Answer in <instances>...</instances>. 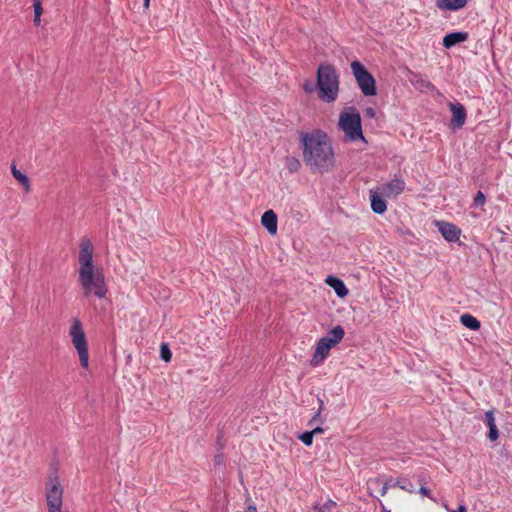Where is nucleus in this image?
<instances>
[{"mask_svg": "<svg viewBox=\"0 0 512 512\" xmlns=\"http://www.w3.org/2000/svg\"><path fill=\"white\" fill-rule=\"evenodd\" d=\"M303 161L312 173L331 171L336 163L334 150L326 132L317 129L301 133Z\"/></svg>", "mask_w": 512, "mask_h": 512, "instance_id": "nucleus-1", "label": "nucleus"}, {"mask_svg": "<svg viewBox=\"0 0 512 512\" xmlns=\"http://www.w3.org/2000/svg\"><path fill=\"white\" fill-rule=\"evenodd\" d=\"M78 261L79 282L83 289L84 296L94 294L103 298L107 294V286L102 268L95 267L93 261V245L88 237H83L80 242Z\"/></svg>", "mask_w": 512, "mask_h": 512, "instance_id": "nucleus-2", "label": "nucleus"}, {"mask_svg": "<svg viewBox=\"0 0 512 512\" xmlns=\"http://www.w3.org/2000/svg\"><path fill=\"white\" fill-rule=\"evenodd\" d=\"M317 91L320 100L332 103L339 91V75L330 63H321L316 71Z\"/></svg>", "mask_w": 512, "mask_h": 512, "instance_id": "nucleus-3", "label": "nucleus"}, {"mask_svg": "<svg viewBox=\"0 0 512 512\" xmlns=\"http://www.w3.org/2000/svg\"><path fill=\"white\" fill-rule=\"evenodd\" d=\"M338 126L344 132L346 141L361 140L367 143L362 131L361 115L355 107L345 108L340 113Z\"/></svg>", "mask_w": 512, "mask_h": 512, "instance_id": "nucleus-4", "label": "nucleus"}, {"mask_svg": "<svg viewBox=\"0 0 512 512\" xmlns=\"http://www.w3.org/2000/svg\"><path fill=\"white\" fill-rule=\"evenodd\" d=\"M45 496L48 512L62 511L63 487L60 482L57 468H54L48 476L45 486Z\"/></svg>", "mask_w": 512, "mask_h": 512, "instance_id": "nucleus-5", "label": "nucleus"}, {"mask_svg": "<svg viewBox=\"0 0 512 512\" xmlns=\"http://www.w3.org/2000/svg\"><path fill=\"white\" fill-rule=\"evenodd\" d=\"M352 74L358 84L359 89L366 97L377 95L376 80L368 69L358 60L350 64Z\"/></svg>", "mask_w": 512, "mask_h": 512, "instance_id": "nucleus-6", "label": "nucleus"}, {"mask_svg": "<svg viewBox=\"0 0 512 512\" xmlns=\"http://www.w3.org/2000/svg\"><path fill=\"white\" fill-rule=\"evenodd\" d=\"M70 336L72 343L78 352L80 364L83 368H88L89 353L88 344L82 323L78 318H74L70 327Z\"/></svg>", "mask_w": 512, "mask_h": 512, "instance_id": "nucleus-7", "label": "nucleus"}, {"mask_svg": "<svg viewBox=\"0 0 512 512\" xmlns=\"http://www.w3.org/2000/svg\"><path fill=\"white\" fill-rule=\"evenodd\" d=\"M449 109L452 113L449 124L450 129L453 131L461 129L467 118L466 108L459 102H451L449 103Z\"/></svg>", "mask_w": 512, "mask_h": 512, "instance_id": "nucleus-8", "label": "nucleus"}, {"mask_svg": "<svg viewBox=\"0 0 512 512\" xmlns=\"http://www.w3.org/2000/svg\"><path fill=\"white\" fill-rule=\"evenodd\" d=\"M435 224L438 231L447 242H456L459 240L461 229L457 225L446 221H436Z\"/></svg>", "mask_w": 512, "mask_h": 512, "instance_id": "nucleus-9", "label": "nucleus"}, {"mask_svg": "<svg viewBox=\"0 0 512 512\" xmlns=\"http://www.w3.org/2000/svg\"><path fill=\"white\" fill-rule=\"evenodd\" d=\"M336 346L327 337H322L316 345L312 363L318 364L323 361L329 354V351Z\"/></svg>", "mask_w": 512, "mask_h": 512, "instance_id": "nucleus-10", "label": "nucleus"}, {"mask_svg": "<svg viewBox=\"0 0 512 512\" xmlns=\"http://www.w3.org/2000/svg\"><path fill=\"white\" fill-rule=\"evenodd\" d=\"M469 34L465 31H455L447 33L442 40V45L446 49H450L457 44L467 41Z\"/></svg>", "mask_w": 512, "mask_h": 512, "instance_id": "nucleus-11", "label": "nucleus"}, {"mask_svg": "<svg viewBox=\"0 0 512 512\" xmlns=\"http://www.w3.org/2000/svg\"><path fill=\"white\" fill-rule=\"evenodd\" d=\"M261 223L270 235H275L277 233L278 217L273 210L270 209L263 213Z\"/></svg>", "mask_w": 512, "mask_h": 512, "instance_id": "nucleus-12", "label": "nucleus"}, {"mask_svg": "<svg viewBox=\"0 0 512 512\" xmlns=\"http://www.w3.org/2000/svg\"><path fill=\"white\" fill-rule=\"evenodd\" d=\"M370 202L371 209L376 214H384L387 210V202L382 197V195L378 192V190L370 191Z\"/></svg>", "mask_w": 512, "mask_h": 512, "instance_id": "nucleus-13", "label": "nucleus"}, {"mask_svg": "<svg viewBox=\"0 0 512 512\" xmlns=\"http://www.w3.org/2000/svg\"><path fill=\"white\" fill-rule=\"evenodd\" d=\"M325 283L330 286L331 288H333V290L335 291L336 295L339 297V298H344L348 295L349 293V290L348 288L346 287L345 283L343 282L342 279L336 277V276H333V275H329L326 279H325Z\"/></svg>", "mask_w": 512, "mask_h": 512, "instance_id": "nucleus-14", "label": "nucleus"}, {"mask_svg": "<svg viewBox=\"0 0 512 512\" xmlns=\"http://www.w3.org/2000/svg\"><path fill=\"white\" fill-rule=\"evenodd\" d=\"M485 422L488 426L487 437L491 442H495L499 438V430L495 423L494 411L488 410L485 412Z\"/></svg>", "mask_w": 512, "mask_h": 512, "instance_id": "nucleus-15", "label": "nucleus"}, {"mask_svg": "<svg viewBox=\"0 0 512 512\" xmlns=\"http://www.w3.org/2000/svg\"><path fill=\"white\" fill-rule=\"evenodd\" d=\"M467 0H436V7L443 11H458L467 5Z\"/></svg>", "mask_w": 512, "mask_h": 512, "instance_id": "nucleus-16", "label": "nucleus"}, {"mask_svg": "<svg viewBox=\"0 0 512 512\" xmlns=\"http://www.w3.org/2000/svg\"><path fill=\"white\" fill-rule=\"evenodd\" d=\"M405 183L402 179H393L383 186V191L387 194L399 195L404 191Z\"/></svg>", "mask_w": 512, "mask_h": 512, "instance_id": "nucleus-17", "label": "nucleus"}, {"mask_svg": "<svg viewBox=\"0 0 512 512\" xmlns=\"http://www.w3.org/2000/svg\"><path fill=\"white\" fill-rule=\"evenodd\" d=\"M11 172L13 177L23 186L25 192H30L31 185L29 177L18 170L15 165H12Z\"/></svg>", "mask_w": 512, "mask_h": 512, "instance_id": "nucleus-18", "label": "nucleus"}, {"mask_svg": "<svg viewBox=\"0 0 512 512\" xmlns=\"http://www.w3.org/2000/svg\"><path fill=\"white\" fill-rule=\"evenodd\" d=\"M460 321L463 326H465L466 328L473 330V331H477L481 327L480 321L476 317H474L473 315H470V314H463L460 317Z\"/></svg>", "mask_w": 512, "mask_h": 512, "instance_id": "nucleus-19", "label": "nucleus"}, {"mask_svg": "<svg viewBox=\"0 0 512 512\" xmlns=\"http://www.w3.org/2000/svg\"><path fill=\"white\" fill-rule=\"evenodd\" d=\"M344 335H345L344 328L341 325H337V326L333 327L328 332V335L326 337L328 339H330V341L333 344L337 345L338 343H340L342 341V339L344 338Z\"/></svg>", "mask_w": 512, "mask_h": 512, "instance_id": "nucleus-20", "label": "nucleus"}, {"mask_svg": "<svg viewBox=\"0 0 512 512\" xmlns=\"http://www.w3.org/2000/svg\"><path fill=\"white\" fill-rule=\"evenodd\" d=\"M412 83L420 90H433L435 86L420 74H413Z\"/></svg>", "mask_w": 512, "mask_h": 512, "instance_id": "nucleus-21", "label": "nucleus"}, {"mask_svg": "<svg viewBox=\"0 0 512 512\" xmlns=\"http://www.w3.org/2000/svg\"><path fill=\"white\" fill-rule=\"evenodd\" d=\"M285 164L290 173H296L301 168L300 160L294 156H286Z\"/></svg>", "mask_w": 512, "mask_h": 512, "instance_id": "nucleus-22", "label": "nucleus"}, {"mask_svg": "<svg viewBox=\"0 0 512 512\" xmlns=\"http://www.w3.org/2000/svg\"><path fill=\"white\" fill-rule=\"evenodd\" d=\"M392 486H397V487H399L400 489L405 490V491H407V492H409V493H414V492H415V487H414V485H413V484H412V482H411L409 479H407V478H402V477L398 478V479L396 480V482H394V484H393Z\"/></svg>", "mask_w": 512, "mask_h": 512, "instance_id": "nucleus-23", "label": "nucleus"}, {"mask_svg": "<svg viewBox=\"0 0 512 512\" xmlns=\"http://www.w3.org/2000/svg\"><path fill=\"white\" fill-rule=\"evenodd\" d=\"M33 8H34V19L33 23L35 26H39L41 22V15L43 13L42 1L41 0H33Z\"/></svg>", "mask_w": 512, "mask_h": 512, "instance_id": "nucleus-24", "label": "nucleus"}, {"mask_svg": "<svg viewBox=\"0 0 512 512\" xmlns=\"http://www.w3.org/2000/svg\"><path fill=\"white\" fill-rule=\"evenodd\" d=\"M160 357L163 361L169 362L172 358V352L169 348V345L166 343H162L160 346Z\"/></svg>", "mask_w": 512, "mask_h": 512, "instance_id": "nucleus-25", "label": "nucleus"}, {"mask_svg": "<svg viewBox=\"0 0 512 512\" xmlns=\"http://www.w3.org/2000/svg\"><path fill=\"white\" fill-rule=\"evenodd\" d=\"M298 438L302 441L304 445L311 446L313 443L314 436L311 433V431H305L302 434H300Z\"/></svg>", "mask_w": 512, "mask_h": 512, "instance_id": "nucleus-26", "label": "nucleus"}, {"mask_svg": "<svg viewBox=\"0 0 512 512\" xmlns=\"http://www.w3.org/2000/svg\"><path fill=\"white\" fill-rule=\"evenodd\" d=\"M318 402H319V408L317 410V412L315 413V415L311 418V420L309 421V425H311L312 423L316 422V421H320L321 423L324 421L320 415H321V412L324 408V402L322 399L318 398Z\"/></svg>", "mask_w": 512, "mask_h": 512, "instance_id": "nucleus-27", "label": "nucleus"}, {"mask_svg": "<svg viewBox=\"0 0 512 512\" xmlns=\"http://www.w3.org/2000/svg\"><path fill=\"white\" fill-rule=\"evenodd\" d=\"M302 88L308 94L313 93L317 90V82L314 84L311 80L307 79L302 84Z\"/></svg>", "mask_w": 512, "mask_h": 512, "instance_id": "nucleus-28", "label": "nucleus"}, {"mask_svg": "<svg viewBox=\"0 0 512 512\" xmlns=\"http://www.w3.org/2000/svg\"><path fill=\"white\" fill-rule=\"evenodd\" d=\"M486 203V196L482 191H478L474 197V206L480 207Z\"/></svg>", "mask_w": 512, "mask_h": 512, "instance_id": "nucleus-29", "label": "nucleus"}, {"mask_svg": "<svg viewBox=\"0 0 512 512\" xmlns=\"http://www.w3.org/2000/svg\"><path fill=\"white\" fill-rule=\"evenodd\" d=\"M418 492L425 497H428L429 499L435 501V499L431 496V491L426 486L421 485Z\"/></svg>", "mask_w": 512, "mask_h": 512, "instance_id": "nucleus-30", "label": "nucleus"}, {"mask_svg": "<svg viewBox=\"0 0 512 512\" xmlns=\"http://www.w3.org/2000/svg\"><path fill=\"white\" fill-rule=\"evenodd\" d=\"M417 480H418V483L420 484V486L421 485L425 486L426 484H428L430 477L425 473H421L418 475Z\"/></svg>", "mask_w": 512, "mask_h": 512, "instance_id": "nucleus-31", "label": "nucleus"}, {"mask_svg": "<svg viewBox=\"0 0 512 512\" xmlns=\"http://www.w3.org/2000/svg\"><path fill=\"white\" fill-rule=\"evenodd\" d=\"M364 115H365V117L372 119V118H374V117H375V115H376V111H375V109H374V108H372V107H368V108H366V109L364 110Z\"/></svg>", "mask_w": 512, "mask_h": 512, "instance_id": "nucleus-32", "label": "nucleus"}, {"mask_svg": "<svg viewBox=\"0 0 512 512\" xmlns=\"http://www.w3.org/2000/svg\"><path fill=\"white\" fill-rule=\"evenodd\" d=\"M330 505H336V503L332 500H329L328 502H326L322 508L319 509L320 512H324L325 510H328L329 509V506Z\"/></svg>", "mask_w": 512, "mask_h": 512, "instance_id": "nucleus-33", "label": "nucleus"}, {"mask_svg": "<svg viewBox=\"0 0 512 512\" xmlns=\"http://www.w3.org/2000/svg\"><path fill=\"white\" fill-rule=\"evenodd\" d=\"M310 431H311V433H312V434H313V436H314V435H316V434H321V433H323V432H324V429H323L322 427H320V426H317V427H315L314 429H312V430H310Z\"/></svg>", "mask_w": 512, "mask_h": 512, "instance_id": "nucleus-34", "label": "nucleus"}, {"mask_svg": "<svg viewBox=\"0 0 512 512\" xmlns=\"http://www.w3.org/2000/svg\"><path fill=\"white\" fill-rule=\"evenodd\" d=\"M223 455L222 454H218L215 456V464L216 465H220L223 463Z\"/></svg>", "mask_w": 512, "mask_h": 512, "instance_id": "nucleus-35", "label": "nucleus"}, {"mask_svg": "<svg viewBox=\"0 0 512 512\" xmlns=\"http://www.w3.org/2000/svg\"><path fill=\"white\" fill-rule=\"evenodd\" d=\"M245 512H258L255 505H248Z\"/></svg>", "mask_w": 512, "mask_h": 512, "instance_id": "nucleus-36", "label": "nucleus"}, {"mask_svg": "<svg viewBox=\"0 0 512 512\" xmlns=\"http://www.w3.org/2000/svg\"><path fill=\"white\" fill-rule=\"evenodd\" d=\"M388 482H385L382 486V489H381V495H385L387 493V490H388Z\"/></svg>", "mask_w": 512, "mask_h": 512, "instance_id": "nucleus-37", "label": "nucleus"}, {"mask_svg": "<svg viewBox=\"0 0 512 512\" xmlns=\"http://www.w3.org/2000/svg\"><path fill=\"white\" fill-rule=\"evenodd\" d=\"M453 512H467V509L464 505H460L457 510L453 511Z\"/></svg>", "mask_w": 512, "mask_h": 512, "instance_id": "nucleus-38", "label": "nucleus"}, {"mask_svg": "<svg viewBox=\"0 0 512 512\" xmlns=\"http://www.w3.org/2000/svg\"><path fill=\"white\" fill-rule=\"evenodd\" d=\"M392 480H393L392 478H389V479L386 481V482H388V488H389V487H393L392 485H393L394 483H392Z\"/></svg>", "mask_w": 512, "mask_h": 512, "instance_id": "nucleus-39", "label": "nucleus"}, {"mask_svg": "<svg viewBox=\"0 0 512 512\" xmlns=\"http://www.w3.org/2000/svg\"><path fill=\"white\" fill-rule=\"evenodd\" d=\"M149 4H150V0H144V7L148 8L149 7Z\"/></svg>", "mask_w": 512, "mask_h": 512, "instance_id": "nucleus-40", "label": "nucleus"}, {"mask_svg": "<svg viewBox=\"0 0 512 512\" xmlns=\"http://www.w3.org/2000/svg\"><path fill=\"white\" fill-rule=\"evenodd\" d=\"M387 512H390V511H387Z\"/></svg>", "mask_w": 512, "mask_h": 512, "instance_id": "nucleus-41", "label": "nucleus"}]
</instances>
